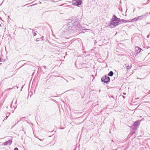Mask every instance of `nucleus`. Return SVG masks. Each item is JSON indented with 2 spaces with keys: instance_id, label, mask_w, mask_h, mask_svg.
<instances>
[{
  "instance_id": "obj_1",
  "label": "nucleus",
  "mask_w": 150,
  "mask_h": 150,
  "mask_svg": "<svg viewBox=\"0 0 150 150\" xmlns=\"http://www.w3.org/2000/svg\"><path fill=\"white\" fill-rule=\"evenodd\" d=\"M68 30L71 33H76L78 30H80L82 27L79 22L76 20H73L69 23L67 25Z\"/></svg>"
},
{
  "instance_id": "obj_2",
  "label": "nucleus",
  "mask_w": 150,
  "mask_h": 150,
  "mask_svg": "<svg viewBox=\"0 0 150 150\" xmlns=\"http://www.w3.org/2000/svg\"><path fill=\"white\" fill-rule=\"evenodd\" d=\"M111 20L110 23L111 25H113L114 27H115L120 24V22L121 21H120V19L117 18L115 15H113Z\"/></svg>"
},
{
  "instance_id": "obj_3",
  "label": "nucleus",
  "mask_w": 150,
  "mask_h": 150,
  "mask_svg": "<svg viewBox=\"0 0 150 150\" xmlns=\"http://www.w3.org/2000/svg\"><path fill=\"white\" fill-rule=\"evenodd\" d=\"M102 82L105 83H107L110 81V78L109 77L106 75L103 76L101 79Z\"/></svg>"
},
{
  "instance_id": "obj_4",
  "label": "nucleus",
  "mask_w": 150,
  "mask_h": 150,
  "mask_svg": "<svg viewBox=\"0 0 150 150\" xmlns=\"http://www.w3.org/2000/svg\"><path fill=\"white\" fill-rule=\"evenodd\" d=\"M81 0H73L72 1V4L76 6L80 5L81 4Z\"/></svg>"
},
{
  "instance_id": "obj_5",
  "label": "nucleus",
  "mask_w": 150,
  "mask_h": 150,
  "mask_svg": "<svg viewBox=\"0 0 150 150\" xmlns=\"http://www.w3.org/2000/svg\"><path fill=\"white\" fill-rule=\"evenodd\" d=\"M144 19V18L143 17V15H142L138 16L137 18H135L132 19V22H134V21H137L139 20H142Z\"/></svg>"
},
{
  "instance_id": "obj_6",
  "label": "nucleus",
  "mask_w": 150,
  "mask_h": 150,
  "mask_svg": "<svg viewBox=\"0 0 150 150\" xmlns=\"http://www.w3.org/2000/svg\"><path fill=\"white\" fill-rule=\"evenodd\" d=\"M12 143V140L11 139H9L6 142H5L3 143V145L4 146H6L7 145H10Z\"/></svg>"
},
{
  "instance_id": "obj_7",
  "label": "nucleus",
  "mask_w": 150,
  "mask_h": 150,
  "mask_svg": "<svg viewBox=\"0 0 150 150\" xmlns=\"http://www.w3.org/2000/svg\"><path fill=\"white\" fill-rule=\"evenodd\" d=\"M135 50L136 52V53L138 54L140 52L142 49L138 47H136L135 48Z\"/></svg>"
},
{
  "instance_id": "obj_8",
  "label": "nucleus",
  "mask_w": 150,
  "mask_h": 150,
  "mask_svg": "<svg viewBox=\"0 0 150 150\" xmlns=\"http://www.w3.org/2000/svg\"><path fill=\"white\" fill-rule=\"evenodd\" d=\"M141 120H140V121L139 120H137L134 123V125L136 126H138L139 125V123Z\"/></svg>"
},
{
  "instance_id": "obj_9",
  "label": "nucleus",
  "mask_w": 150,
  "mask_h": 150,
  "mask_svg": "<svg viewBox=\"0 0 150 150\" xmlns=\"http://www.w3.org/2000/svg\"><path fill=\"white\" fill-rule=\"evenodd\" d=\"M120 21H121V22H120V23H126L128 21L124 19H121Z\"/></svg>"
},
{
  "instance_id": "obj_10",
  "label": "nucleus",
  "mask_w": 150,
  "mask_h": 150,
  "mask_svg": "<svg viewBox=\"0 0 150 150\" xmlns=\"http://www.w3.org/2000/svg\"><path fill=\"white\" fill-rule=\"evenodd\" d=\"M149 14H150V12L149 13H146L142 15L145 19L146 18L147 16Z\"/></svg>"
},
{
  "instance_id": "obj_11",
  "label": "nucleus",
  "mask_w": 150,
  "mask_h": 150,
  "mask_svg": "<svg viewBox=\"0 0 150 150\" xmlns=\"http://www.w3.org/2000/svg\"><path fill=\"white\" fill-rule=\"evenodd\" d=\"M113 75V72L112 71H110L109 72L108 75L110 76H112Z\"/></svg>"
},
{
  "instance_id": "obj_12",
  "label": "nucleus",
  "mask_w": 150,
  "mask_h": 150,
  "mask_svg": "<svg viewBox=\"0 0 150 150\" xmlns=\"http://www.w3.org/2000/svg\"><path fill=\"white\" fill-rule=\"evenodd\" d=\"M29 29H30V30H32L33 33V35L34 37L36 35V33L35 32H34V30H33V29H30V28H29Z\"/></svg>"
},
{
  "instance_id": "obj_13",
  "label": "nucleus",
  "mask_w": 150,
  "mask_h": 150,
  "mask_svg": "<svg viewBox=\"0 0 150 150\" xmlns=\"http://www.w3.org/2000/svg\"><path fill=\"white\" fill-rule=\"evenodd\" d=\"M131 68V66H129V65H128L127 66V70H129Z\"/></svg>"
},
{
  "instance_id": "obj_14",
  "label": "nucleus",
  "mask_w": 150,
  "mask_h": 150,
  "mask_svg": "<svg viewBox=\"0 0 150 150\" xmlns=\"http://www.w3.org/2000/svg\"><path fill=\"white\" fill-rule=\"evenodd\" d=\"M10 113H7L6 115V119H7L8 117V116L10 115Z\"/></svg>"
},
{
  "instance_id": "obj_15",
  "label": "nucleus",
  "mask_w": 150,
  "mask_h": 150,
  "mask_svg": "<svg viewBox=\"0 0 150 150\" xmlns=\"http://www.w3.org/2000/svg\"><path fill=\"white\" fill-rule=\"evenodd\" d=\"M12 88H7V89H6V91H8V90H10Z\"/></svg>"
},
{
  "instance_id": "obj_16",
  "label": "nucleus",
  "mask_w": 150,
  "mask_h": 150,
  "mask_svg": "<svg viewBox=\"0 0 150 150\" xmlns=\"http://www.w3.org/2000/svg\"><path fill=\"white\" fill-rule=\"evenodd\" d=\"M54 1V0H50V1H51V2H57L58 1Z\"/></svg>"
},
{
  "instance_id": "obj_17",
  "label": "nucleus",
  "mask_w": 150,
  "mask_h": 150,
  "mask_svg": "<svg viewBox=\"0 0 150 150\" xmlns=\"http://www.w3.org/2000/svg\"><path fill=\"white\" fill-rule=\"evenodd\" d=\"M14 150H18V149L17 147H16L14 148Z\"/></svg>"
},
{
  "instance_id": "obj_18",
  "label": "nucleus",
  "mask_w": 150,
  "mask_h": 150,
  "mask_svg": "<svg viewBox=\"0 0 150 150\" xmlns=\"http://www.w3.org/2000/svg\"><path fill=\"white\" fill-rule=\"evenodd\" d=\"M0 26L1 27H2L3 26H4V25L3 24H2V25L0 24Z\"/></svg>"
},
{
  "instance_id": "obj_19",
  "label": "nucleus",
  "mask_w": 150,
  "mask_h": 150,
  "mask_svg": "<svg viewBox=\"0 0 150 150\" xmlns=\"http://www.w3.org/2000/svg\"><path fill=\"white\" fill-rule=\"evenodd\" d=\"M43 67H44V69H45L46 68V66H43Z\"/></svg>"
},
{
  "instance_id": "obj_20",
  "label": "nucleus",
  "mask_w": 150,
  "mask_h": 150,
  "mask_svg": "<svg viewBox=\"0 0 150 150\" xmlns=\"http://www.w3.org/2000/svg\"><path fill=\"white\" fill-rule=\"evenodd\" d=\"M147 38H149V35H147L146 36Z\"/></svg>"
},
{
  "instance_id": "obj_21",
  "label": "nucleus",
  "mask_w": 150,
  "mask_h": 150,
  "mask_svg": "<svg viewBox=\"0 0 150 150\" xmlns=\"http://www.w3.org/2000/svg\"><path fill=\"white\" fill-rule=\"evenodd\" d=\"M72 79L73 80H75V79L74 78L72 77Z\"/></svg>"
},
{
  "instance_id": "obj_22",
  "label": "nucleus",
  "mask_w": 150,
  "mask_h": 150,
  "mask_svg": "<svg viewBox=\"0 0 150 150\" xmlns=\"http://www.w3.org/2000/svg\"><path fill=\"white\" fill-rule=\"evenodd\" d=\"M2 3H3V2H2V3L1 4H0V6L2 4Z\"/></svg>"
},
{
  "instance_id": "obj_23",
  "label": "nucleus",
  "mask_w": 150,
  "mask_h": 150,
  "mask_svg": "<svg viewBox=\"0 0 150 150\" xmlns=\"http://www.w3.org/2000/svg\"><path fill=\"white\" fill-rule=\"evenodd\" d=\"M122 97H123L124 98H125V96H122Z\"/></svg>"
},
{
  "instance_id": "obj_24",
  "label": "nucleus",
  "mask_w": 150,
  "mask_h": 150,
  "mask_svg": "<svg viewBox=\"0 0 150 150\" xmlns=\"http://www.w3.org/2000/svg\"><path fill=\"white\" fill-rule=\"evenodd\" d=\"M19 121H20V120L18 121V122H17L16 124H18V122Z\"/></svg>"
},
{
  "instance_id": "obj_25",
  "label": "nucleus",
  "mask_w": 150,
  "mask_h": 150,
  "mask_svg": "<svg viewBox=\"0 0 150 150\" xmlns=\"http://www.w3.org/2000/svg\"><path fill=\"white\" fill-rule=\"evenodd\" d=\"M36 41H38V40H36Z\"/></svg>"
},
{
  "instance_id": "obj_26",
  "label": "nucleus",
  "mask_w": 150,
  "mask_h": 150,
  "mask_svg": "<svg viewBox=\"0 0 150 150\" xmlns=\"http://www.w3.org/2000/svg\"><path fill=\"white\" fill-rule=\"evenodd\" d=\"M36 41H38V40H36Z\"/></svg>"
},
{
  "instance_id": "obj_27",
  "label": "nucleus",
  "mask_w": 150,
  "mask_h": 150,
  "mask_svg": "<svg viewBox=\"0 0 150 150\" xmlns=\"http://www.w3.org/2000/svg\"><path fill=\"white\" fill-rule=\"evenodd\" d=\"M123 94H124V95H125V93H123Z\"/></svg>"
}]
</instances>
